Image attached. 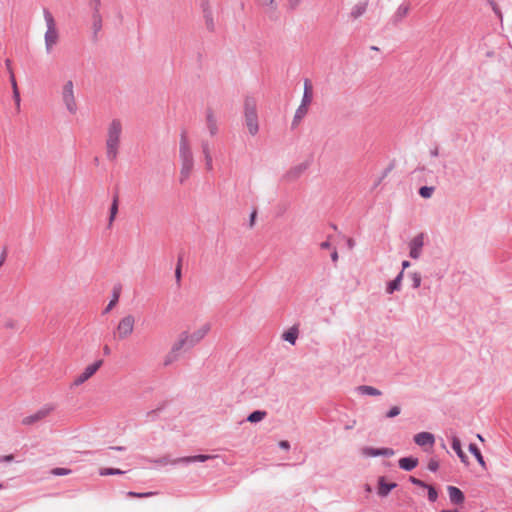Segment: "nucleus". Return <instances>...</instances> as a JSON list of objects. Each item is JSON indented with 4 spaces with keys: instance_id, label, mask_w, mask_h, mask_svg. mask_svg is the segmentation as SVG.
Listing matches in <instances>:
<instances>
[{
    "instance_id": "obj_19",
    "label": "nucleus",
    "mask_w": 512,
    "mask_h": 512,
    "mask_svg": "<svg viewBox=\"0 0 512 512\" xmlns=\"http://www.w3.org/2000/svg\"><path fill=\"white\" fill-rule=\"evenodd\" d=\"M452 448L456 452L457 456L460 458L461 462L467 464L468 458L461 448L460 439L456 436L452 437Z\"/></svg>"
},
{
    "instance_id": "obj_52",
    "label": "nucleus",
    "mask_w": 512,
    "mask_h": 512,
    "mask_svg": "<svg viewBox=\"0 0 512 512\" xmlns=\"http://www.w3.org/2000/svg\"><path fill=\"white\" fill-rule=\"evenodd\" d=\"M348 246H349V248H353L354 241L352 239H348Z\"/></svg>"
},
{
    "instance_id": "obj_56",
    "label": "nucleus",
    "mask_w": 512,
    "mask_h": 512,
    "mask_svg": "<svg viewBox=\"0 0 512 512\" xmlns=\"http://www.w3.org/2000/svg\"><path fill=\"white\" fill-rule=\"evenodd\" d=\"M254 218H255V213L252 214V217H251L252 222H253Z\"/></svg>"
},
{
    "instance_id": "obj_34",
    "label": "nucleus",
    "mask_w": 512,
    "mask_h": 512,
    "mask_svg": "<svg viewBox=\"0 0 512 512\" xmlns=\"http://www.w3.org/2000/svg\"><path fill=\"white\" fill-rule=\"evenodd\" d=\"M400 412H401L400 407H398V406H393V407H391V408H390V410L387 412L386 417H388V418H394V417L398 416V415L400 414Z\"/></svg>"
},
{
    "instance_id": "obj_54",
    "label": "nucleus",
    "mask_w": 512,
    "mask_h": 512,
    "mask_svg": "<svg viewBox=\"0 0 512 512\" xmlns=\"http://www.w3.org/2000/svg\"><path fill=\"white\" fill-rule=\"evenodd\" d=\"M176 275H177V277H180V268H177Z\"/></svg>"
},
{
    "instance_id": "obj_58",
    "label": "nucleus",
    "mask_w": 512,
    "mask_h": 512,
    "mask_svg": "<svg viewBox=\"0 0 512 512\" xmlns=\"http://www.w3.org/2000/svg\"><path fill=\"white\" fill-rule=\"evenodd\" d=\"M6 326L13 327L12 323L6 324Z\"/></svg>"
},
{
    "instance_id": "obj_33",
    "label": "nucleus",
    "mask_w": 512,
    "mask_h": 512,
    "mask_svg": "<svg viewBox=\"0 0 512 512\" xmlns=\"http://www.w3.org/2000/svg\"><path fill=\"white\" fill-rule=\"evenodd\" d=\"M12 85H13V97H14L17 108H19L20 107V94H19L18 87H17L15 80H13Z\"/></svg>"
},
{
    "instance_id": "obj_14",
    "label": "nucleus",
    "mask_w": 512,
    "mask_h": 512,
    "mask_svg": "<svg viewBox=\"0 0 512 512\" xmlns=\"http://www.w3.org/2000/svg\"><path fill=\"white\" fill-rule=\"evenodd\" d=\"M414 441L417 445H419L421 447H424V446L432 447L435 443V437L432 433L421 432L414 436Z\"/></svg>"
},
{
    "instance_id": "obj_15",
    "label": "nucleus",
    "mask_w": 512,
    "mask_h": 512,
    "mask_svg": "<svg viewBox=\"0 0 512 512\" xmlns=\"http://www.w3.org/2000/svg\"><path fill=\"white\" fill-rule=\"evenodd\" d=\"M448 494H449L450 501L452 503L462 504L464 502V499H465L464 494L459 488L454 487V486H449Z\"/></svg>"
},
{
    "instance_id": "obj_30",
    "label": "nucleus",
    "mask_w": 512,
    "mask_h": 512,
    "mask_svg": "<svg viewBox=\"0 0 512 512\" xmlns=\"http://www.w3.org/2000/svg\"><path fill=\"white\" fill-rule=\"evenodd\" d=\"M308 105L301 103L295 113V119L303 118L308 112Z\"/></svg>"
},
{
    "instance_id": "obj_6",
    "label": "nucleus",
    "mask_w": 512,
    "mask_h": 512,
    "mask_svg": "<svg viewBox=\"0 0 512 512\" xmlns=\"http://www.w3.org/2000/svg\"><path fill=\"white\" fill-rule=\"evenodd\" d=\"M62 101L70 114L77 112V101L74 92V83L72 80L66 81L61 89Z\"/></svg>"
},
{
    "instance_id": "obj_49",
    "label": "nucleus",
    "mask_w": 512,
    "mask_h": 512,
    "mask_svg": "<svg viewBox=\"0 0 512 512\" xmlns=\"http://www.w3.org/2000/svg\"><path fill=\"white\" fill-rule=\"evenodd\" d=\"M331 258H332V260H333L334 262H335V261H337V259H338V253H337V251H334V252L332 253Z\"/></svg>"
},
{
    "instance_id": "obj_21",
    "label": "nucleus",
    "mask_w": 512,
    "mask_h": 512,
    "mask_svg": "<svg viewBox=\"0 0 512 512\" xmlns=\"http://www.w3.org/2000/svg\"><path fill=\"white\" fill-rule=\"evenodd\" d=\"M257 3L265 10L267 13H275L278 9L277 0H257Z\"/></svg>"
},
{
    "instance_id": "obj_25",
    "label": "nucleus",
    "mask_w": 512,
    "mask_h": 512,
    "mask_svg": "<svg viewBox=\"0 0 512 512\" xmlns=\"http://www.w3.org/2000/svg\"><path fill=\"white\" fill-rule=\"evenodd\" d=\"M469 451L475 456L477 462L481 465V467L486 468V462H485L479 448L475 444L469 445Z\"/></svg>"
},
{
    "instance_id": "obj_42",
    "label": "nucleus",
    "mask_w": 512,
    "mask_h": 512,
    "mask_svg": "<svg viewBox=\"0 0 512 512\" xmlns=\"http://www.w3.org/2000/svg\"><path fill=\"white\" fill-rule=\"evenodd\" d=\"M410 481L417 486L424 487V488L428 487V485H426L423 481H421L415 477H410Z\"/></svg>"
},
{
    "instance_id": "obj_27",
    "label": "nucleus",
    "mask_w": 512,
    "mask_h": 512,
    "mask_svg": "<svg viewBox=\"0 0 512 512\" xmlns=\"http://www.w3.org/2000/svg\"><path fill=\"white\" fill-rule=\"evenodd\" d=\"M402 277H403V271L400 272V274L393 280L391 281L388 286H387V292L388 293H393L395 290H398L400 288V285H401V281H402Z\"/></svg>"
},
{
    "instance_id": "obj_39",
    "label": "nucleus",
    "mask_w": 512,
    "mask_h": 512,
    "mask_svg": "<svg viewBox=\"0 0 512 512\" xmlns=\"http://www.w3.org/2000/svg\"><path fill=\"white\" fill-rule=\"evenodd\" d=\"M412 281H413V286L415 288H418L420 286V283H421V276L418 273H414L412 275Z\"/></svg>"
},
{
    "instance_id": "obj_2",
    "label": "nucleus",
    "mask_w": 512,
    "mask_h": 512,
    "mask_svg": "<svg viewBox=\"0 0 512 512\" xmlns=\"http://www.w3.org/2000/svg\"><path fill=\"white\" fill-rule=\"evenodd\" d=\"M179 156L181 161L180 182H184L190 177L194 167L193 153L186 133H182L180 136Z\"/></svg>"
},
{
    "instance_id": "obj_48",
    "label": "nucleus",
    "mask_w": 512,
    "mask_h": 512,
    "mask_svg": "<svg viewBox=\"0 0 512 512\" xmlns=\"http://www.w3.org/2000/svg\"><path fill=\"white\" fill-rule=\"evenodd\" d=\"M92 2H94V5H95V10L98 11L99 9V6H100V0H91Z\"/></svg>"
},
{
    "instance_id": "obj_22",
    "label": "nucleus",
    "mask_w": 512,
    "mask_h": 512,
    "mask_svg": "<svg viewBox=\"0 0 512 512\" xmlns=\"http://www.w3.org/2000/svg\"><path fill=\"white\" fill-rule=\"evenodd\" d=\"M418 465V460L412 457H404L399 460V466L403 470L410 471Z\"/></svg>"
},
{
    "instance_id": "obj_17",
    "label": "nucleus",
    "mask_w": 512,
    "mask_h": 512,
    "mask_svg": "<svg viewBox=\"0 0 512 512\" xmlns=\"http://www.w3.org/2000/svg\"><path fill=\"white\" fill-rule=\"evenodd\" d=\"M396 487V483H386L385 477H380L378 479V494L382 497H385L389 494V492Z\"/></svg>"
},
{
    "instance_id": "obj_37",
    "label": "nucleus",
    "mask_w": 512,
    "mask_h": 512,
    "mask_svg": "<svg viewBox=\"0 0 512 512\" xmlns=\"http://www.w3.org/2000/svg\"><path fill=\"white\" fill-rule=\"evenodd\" d=\"M122 473H123V471H121L119 469H109V468L102 469L100 472V474L103 476L112 475V474H122Z\"/></svg>"
},
{
    "instance_id": "obj_38",
    "label": "nucleus",
    "mask_w": 512,
    "mask_h": 512,
    "mask_svg": "<svg viewBox=\"0 0 512 512\" xmlns=\"http://www.w3.org/2000/svg\"><path fill=\"white\" fill-rule=\"evenodd\" d=\"M205 158V167H206V170L207 171H212L213 170V159H212V155H207Z\"/></svg>"
},
{
    "instance_id": "obj_9",
    "label": "nucleus",
    "mask_w": 512,
    "mask_h": 512,
    "mask_svg": "<svg viewBox=\"0 0 512 512\" xmlns=\"http://www.w3.org/2000/svg\"><path fill=\"white\" fill-rule=\"evenodd\" d=\"M102 364H103L102 360H97L96 362L85 367L83 372H81L74 378L73 385L80 386L83 383H85L98 371V369L102 366Z\"/></svg>"
},
{
    "instance_id": "obj_35",
    "label": "nucleus",
    "mask_w": 512,
    "mask_h": 512,
    "mask_svg": "<svg viewBox=\"0 0 512 512\" xmlns=\"http://www.w3.org/2000/svg\"><path fill=\"white\" fill-rule=\"evenodd\" d=\"M93 18H94V28H95V30L101 29L102 20H101V17L99 15L98 11L95 10V14H94Z\"/></svg>"
},
{
    "instance_id": "obj_4",
    "label": "nucleus",
    "mask_w": 512,
    "mask_h": 512,
    "mask_svg": "<svg viewBox=\"0 0 512 512\" xmlns=\"http://www.w3.org/2000/svg\"><path fill=\"white\" fill-rule=\"evenodd\" d=\"M43 16L47 28L44 34L45 50L47 53H51L60 40V34L52 13L45 9Z\"/></svg>"
},
{
    "instance_id": "obj_18",
    "label": "nucleus",
    "mask_w": 512,
    "mask_h": 512,
    "mask_svg": "<svg viewBox=\"0 0 512 512\" xmlns=\"http://www.w3.org/2000/svg\"><path fill=\"white\" fill-rule=\"evenodd\" d=\"M367 2H360L355 4L350 11V18L356 20L363 16L367 10Z\"/></svg>"
},
{
    "instance_id": "obj_46",
    "label": "nucleus",
    "mask_w": 512,
    "mask_h": 512,
    "mask_svg": "<svg viewBox=\"0 0 512 512\" xmlns=\"http://www.w3.org/2000/svg\"><path fill=\"white\" fill-rule=\"evenodd\" d=\"M279 446H280L282 449H286V450H287V449H289V447H290V445H289V443H288L287 441H281V442L279 443Z\"/></svg>"
},
{
    "instance_id": "obj_31",
    "label": "nucleus",
    "mask_w": 512,
    "mask_h": 512,
    "mask_svg": "<svg viewBox=\"0 0 512 512\" xmlns=\"http://www.w3.org/2000/svg\"><path fill=\"white\" fill-rule=\"evenodd\" d=\"M303 0H286L285 6L289 11H295L301 5Z\"/></svg>"
},
{
    "instance_id": "obj_47",
    "label": "nucleus",
    "mask_w": 512,
    "mask_h": 512,
    "mask_svg": "<svg viewBox=\"0 0 512 512\" xmlns=\"http://www.w3.org/2000/svg\"><path fill=\"white\" fill-rule=\"evenodd\" d=\"M1 460L2 461H12L13 460V455H6V456L2 457Z\"/></svg>"
},
{
    "instance_id": "obj_40",
    "label": "nucleus",
    "mask_w": 512,
    "mask_h": 512,
    "mask_svg": "<svg viewBox=\"0 0 512 512\" xmlns=\"http://www.w3.org/2000/svg\"><path fill=\"white\" fill-rule=\"evenodd\" d=\"M439 468V463L437 460H434V459H431L429 462H428V469L430 471H436L437 469Z\"/></svg>"
},
{
    "instance_id": "obj_32",
    "label": "nucleus",
    "mask_w": 512,
    "mask_h": 512,
    "mask_svg": "<svg viewBox=\"0 0 512 512\" xmlns=\"http://www.w3.org/2000/svg\"><path fill=\"white\" fill-rule=\"evenodd\" d=\"M434 192V187L423 186L419 190V194L423 198H430Z\"/></svg>"
},
{
    "instance_id": "obj_43",
    "label": "nucleus",
    "mask_w": 512,
    "mask_h": 512,
    "mask_svg": "<svg viewBox=\"0 0 512 512\" xmlns=\"http://www.w3.org/2000/svg\"><path fill=\"white\" fill-rule=\"evenodd\" d=\"M202 153H203L204 157H206L207 155H211L210 147L207 142L202 144Z\"/></svg>"
},
{
    "instance_id": "obj_12",
    "label": "nucleus",
    "mask_w": 512,
    "mask_h": 512,
    "mask_svg": "<svg viewBox=\"0 0 512 512\" xmlns=\"http://www.w3.org/2000/svg\"><path fill=\"white\" fill-rule=\"evenodd\" d=\"M185 349L183 346L178 345V340L173 344L171 350L165 355L163 359L164 366H169L173 362L177 361L180 356V351Z\"/></svg>"
},
{
    "instance_id": "obj_41",
    "label": "nucleus",
    "mask_w": 512,
    "mask_h": 512,
    "mask_svg": "<svg viewBox=\"0 0 512 512\" xmlns=\"http://www.w3.org/2000/svg\"><path fill=\"white\" fill-rule=\"evenodd\" d=\"M117 301H118V296L115 295L114 298L107 305L105 312L110 311L116 305Z\"/></svg>"
},
{
    "instance_id": "obj_29",
    "label": "nucleus",
    "mask_w": 512,
    "mask_h": 512,
    "mask_svg": "<svg viewBox=\"0 0 512 512\" xmlns=\"http://www.w3.org/2000/svg\"><path fill=\"white\" fill-rule=\"evenodd\" d=\"M265 416H266V412L265 411H259L258 410V411L252 412L248 416L247 420L249 422H251V423H256V422H259V421L263 420L265 418Z\"/></svg>"
},
{
    "instance_id": "obj_45",
    "label": "nucleus",
    "mask_w": 512,
    "mask_h": 512,
    "mask_svg": "<svg viewBox=\"0 0 512 512\" xmlns=\"http://www.w3.org/2000/svg\"><path fill=\"white\" fill-rule=\"evenodd\" d=\"M53 473L56 474V475H64V474H67V470H65L63 468H56L53 471Z\"/></svg>"
},
{
    "instance_id": "obj_3",
    "label": "nucleus",
    "mask_w": 512,
    "mask_h": 512,
    "mask_svg": "<svg viewBox=\"0 0 512 512\" xmlns=\"http://www.w3.org/2000/svg\"><path fill=\"white\" fill-rule=\"evenodd\" d=\"M210 323H201L182 332L178 337V345L183 346L185 349H190L199 344L210 332Z\"/></svg>"
},
{
    "instance_id": "obj_26",
    "label": "nucleus",
    "mask_w": 512,
    "mask_h": 512,
    "mask_svg": "<svg viewBox=\"0 0 512 512\" xmlns=\"http://www.w3.org/2000/svg\"><path fill=\"white\" fill-rule=\"evenodd\" d=\"M358 391L361 394L369 395V396H380L382 394L380 390H378L372 386H368V385L359 386Z\"/></svg>"
},
{
    "instance_id": "obj_53",
    "label": "nucleus",
    "mask_w": 512,
    "mask_h": 512,
    "mask_svg": "<svg viewBox=\"0 0 512 512\" xmlns=\"http://www.w3.org/2000/svg\"><path fill=\"white\" fill-rule=\"evenodd\" d=\"M104 353H105L106 355H108V354L110 353V349H109V347H108V346H105V347H104Z\"/></svg>"
},
{
    "instance_id": "obj_20",
    "label": "nucleus",
    "mask_w": 512,
    "mask_h": 512,
    "mask_svg": "<svg viewBox=\"0 0 512 512\" xmlns=\"http://www.w3.org/2000/svg\"><path fill=\"white\" fill-rule=\"evenodd\" d=\"M313 99V87L309 80H305L304 82V93L301 103L310 105Z\"/></svg>"
},
{
    "instance_id": "obj_8",
    "label": "nucleus",
    "mask_w": 512,
    "mask_h": 512,
    "mask_svg": "<svg viewBox=\"0 0 512 512\" xmlns=\"http://www.w3.org/2000/svg\"><path fill=\"white\" fill-rule=\"evenodd\" d=\"M53 411H54L53 405H44L43 407L38 409L33 414L24 417L22 419V424L26 425V426L33 425V424L40 422V421L46 419L47 417H49Z\"/></svg>"
},
{
    "instance_id": "obj_51",
    "label": "nucleus",
    "mask_w": 512,
    "mask_h": 512,
    "mask_svg": "<svg viewBox=\"0 0 512 512\" xmlns=\"http://www.w3.org/2000/svg\"><path fill=\"white\" fill-rule=\"evenodd\" d=\"M409 266H410L409 261H403V263H402V267H403V269H406V268H408Z\"/></svg>"
},
{
    "instance_id": "obj_1",
    "label": "nucleus",
    "mask_w": 512,
    "mask_h": 512,
    "mask_svg": "<svg viewBox=\"0 0 512 512\" xmlns=\"http://www.w3.org/2000/svg\"><path fill=\"white\" fill-rule=\"evenodd\" d=\"M122 130V123L117 119L112 120L107 126L105 147L109 161H115L118 157Z\"/></svg>"
},
{
    "instance_id": "obj_5",
    "label": "nucleus",
    "mask_w": 512,
    "mask_h": 512,
    "mask_svg": "<svg viewBox=\"0 0 512 512\" xmlns=\"http://www.w3.org/2000/svg\"><path fill=\"white\" fill-rule=\"evenodd\" d=\"M244 117L249 133L254 136L258 133L257 101L254 97L247 96L244 100Z\"/></svg>"
},
{
    "instance_id": "obj_59",
    "label": "nucleus",
    "mask_w": 512,
    "mask_h": 512,
    "mask_svg": "<svg viewBox=\"0 0 512 512\" xmlns=\"http://www.w3.org/2000/svg\"><path fill=\"white\" fill-rule=\"evenodd\" d=\"M2 487H3V486H2V484L0 483V489H2Z\"/></svg>"
},
{
    "instance_id": "obj_57",
    "label": "nucleus",
    "mask_w": 512,
    "mask_h": 512,
    "mask_svg": "<svg viewBox=\"0 0 512 512\" xmlns=\"http://www.w3.org/2000/svg\"><path fill=\"white\" fill-rule=\"evenodd\" d=\"M3 261H4V257H2V259L0 260V266L3 264Z\"/></svg>"
},
{
    "instance_id": "obj_44",
    "label": "nucleus",
    "mask_w": 512,
    "mask_h": 512,
    "mask_svg": "<svg viewBox=\"0 0 512 512\" xmlns=\"http://www.w3.org/2000/svg\"><path fill=\"white\" fill-rule=\"evenodd\" d=\"M152 494H153L152 492H148V493L129 492L128 493V495L131 496V497H147V496H150Z\"/></svg>"
},
{
    "instance_id": "obj_36",
    "label": "nucleus",
    "mask_w": 512,
    "mask_h": 512,
    "mask_svg": "<svg viewBox=\"0 0 512 512\" xmlns=\"http://www.w3.org/2000/svg\"><path fill=\"white\" fill-rule=\"evenodd\" d=\"M426 488L428 489V498H429V500L431 502L436 501V499L438 497L437 491L432 486H428Z\"/></svg>"
},
{
    "instance_id": "obj_16",
    "label": "nucleus",
    "mask_w": 512,
    "mask_h": 512,
    "mask_svg": "<svg viewBox=\"0 0 512 512\" xmlns=\"http://www.w3.org/2000/svg\"><path fill=\"white\" fill-rule=\"evenodd\" d=\"M206 126L211 136H214L218 130L217 118L212 111H207L206 114Z\"/></svg>"
},
{
    "instance_id": "obj_13",
    "label": "nucleus",
    "mask_w": 512,
    "mask_h": 512,
    "mask_svg": "<svg viewBox=\"0 0 512 512\" xmlns=\"http://www.w3.org/2000/svg\"><path fill=\"white\" fill-rule=\"evenodd\" d=\"M424 244V236L423 234L417 235L410 242V256L414 259H417L420 254Z\"/></svg>"
},
{
    "instance_id": "obj_11",
    "label": "nucleus",
    "mask_w": 512,
    "mask_h": 512,
    "mask_svg": "<svg viewBox=\"0 0 512 512\" xmlns=\"http://www.w3.org/2000/svg\"><path fill=\"white\" fill-rule=\"evenodd\" d=\"M361 453L365 457H376V456H386L390 457L394 455V451L390 448H372V447H364L361 450Z\"/></svg>"
},
{
    "instance_id": "obj_10",
    "label": "nucleus",
    "mask_w": 512,
    "mask_h": 512,
    "mask_svg": "<svg viewBox=\"0 0 512 512\" xmlns=\"http://www.w3.org/2000/svg\"><path fill=\"white\" fill-rule=\"evenodd\" d=\"M411 10L412 4L409 1L399 4L393 14V22L396 24L402 22L410 14Z\"/></svg>"
},
{
    "instance_id": "obj_55",
    "label": "nucleus",
    "mask_w": 512,
    "mask_h": 512,
    "mask_svg": "<svg viewBox=\"0 0 512 512\" xmlns=\"http://www.w3.org/2000/svg\"><path fill=\"white\" fill-rule=\"evenodd\" d=\"M477 438H478L480 441H484L483 437H482L480 434H478V435H477Z\"/></svg>"
},
{
    "instance_id": "obj_24",
    "label": "nucleus",
    "mask_w": 512,
    "mask_h": 512,
    "mask_svg": "<svg viewBox=\"0 0 512 512\" xmlns=\"http://www.w3.org/2000/svg\"><path fill=\"white\" fill-rule=\"evenodd\" d=\"M211 458H213V456H210V455H196V456H188V457L180 458V459L177 460V462H183V463H190V462H196V461L205 462V461H207L208 459H211Z\"/></svg>"
},
{
    "instance_id": "obj_23",
    "label": "nucleus",
    "mask_w": 512,
    "mask_h": 512,
    "mask_svg": "<svg viewBox=\"0 0 512 512\" xmlns=\"http://www.w3.org/2000/svg\"><path fill=\"white\" fill-rule=\"evenodd\" d=\"M298 328L296 326L291 327L289 330L283 333L282 337L285 341H288L291 344H295L298 338Z\"/></svg>"
},
{
    "instance_id": "obj_28",
    "label": "nucleus",
    "mask_w": 512,
    "mask_h": 512,
    "mask_svg": "<svg viewBox=\"0 0 512 512\" xmlns=\"http://www.w3.org/2000/svg\"><path fill=\"white\" fill-rule=\"evenodd\" d=\"M118 213V196L113 198L111 207H110V216H109V226H111L116 218Z\"/></svg>"
},
{
    "instance_id": "obj_7",
    "label": "nucleus",
    "mask_w": 512,
    "mask_h": 512,
    "mask_svg": "<svg viewBox=\"0 0 512 512\" xmlns=\"http://www.w3.org/2000/svg\"><path fill=\"white\" fill-rule=\"evenodd\" d=\"M136 319L133 315L128 314L121 318L115 329V337L119 340H124L132 335L135 327Z\"/></svg>"
},
{
    "instance_id": "obj_50",
    "label": "nucleus",
    "mask_w": 512,
    "mask_h": 512,
    "mask_svg": "<svg viewBox=\"0 0 512 512\" xmlns=\"http://www.w3.org/2000/svg\"><path fill=\"white\" fill-rule=\"evenodd\" d=\"M329 246H330V244H329V242H327V241H326V242L321 243V248H323V249H327V248H329Z\"/></svg>"
}]
</instances>
